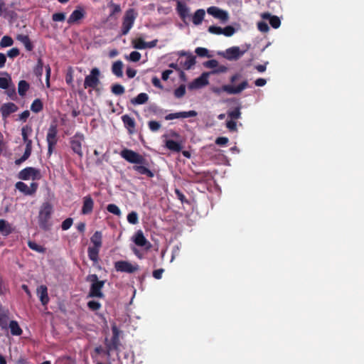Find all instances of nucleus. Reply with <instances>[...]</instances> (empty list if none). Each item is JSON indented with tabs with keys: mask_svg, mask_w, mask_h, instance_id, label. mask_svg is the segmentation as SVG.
<instances>
[{
	"mask_svg": "<svg viewBox=\"0 0 364 364\" xmlns=\"http://www.w3.org/2000/svg\"><path fill=\"white\" fill-rule=\"evenodd\" d=\"M196 115H197V112L194 110H191L188 112H180L171 113V114H167L165 117V119L166 120H172L174 119L188 118V117H196Z\"/></svg>",
	"mask_w": 364,
	"mask_h": 364,
	"instance_id": "nucleus-20",
	"label": "nucleus"
},
{
	"mask_svg": "<svg viewBox=\"0 0 364 364\" xmlns=\"http://www.w3.org/2000/svg\"><path fill=\"white\" fill-rule=\"evenodd\" d=\"M112 92L117 95H123L125 92L124 87L120 84H114L112 86Z\"/></svg>",
	"mask_w": 364,
	"mask_h": 364,
	"instance_id": "nucleus-47",
	"label": "nucleus"
},
{
	"mask_svg": "<svg viewBox=\"0 0 364 364\" xmlns=\"http://www.w3.org/2000/svg\"><path fill=\"white\" fill-rule=\"evenodd\" d=\"M138 264L133 265L128 261L119 260L114 262V269L117 272L132 274L139 269Z\"/></svg>",
	"mask_w": 364,
	"mask_h": 364,
	"instance_id": "nucleus-9",
	"label": "nucleus"
},
{
	"mask_svg": "<svg viewBox=\"0 0 364 364\" xmlns=\"http://www.w3.org/2000/svg\"><path fill=\"white\" fill-rule=\"evenodd\" d=\"M166 147L168 149H169L172 151H175V152H180L182 149L181 144L180 143H178V141H176L172 139L166 140Z\"/></svg>",
	"mask_w": 364,
	"mask_h": 364,
	"instance_id": "nucleus-34",
	"label": "nucleus"
},
{
	"mask_svg": "<svg viewBox=\"0 0 364 364\" xmlns=\"http://www.w3.org/2000/svg\"><path fill=\"white\" fill-rule=\"evenodd\" d=\"M208 84V73H203L199 77L196 78L190 87H200Z\"/></svg>",
	"mask_w": 364,
	"mask_h": 364,
	"instance_id": "nucleus-26",
	"label": "nucleus"
},
{
	"mask_svg": "<svg viewBox=\"0 0 364 364\" xmlns=\"http://www.w3.org/2000/svg\"><path fill=\"white\" fill-rule=\"evenodd\" d=\"M58 127L57 125L53 124H50L48 128L47 134H46V142L48 144V152L47 154L48 156H50L55 149V146L58 144Z\"/></svg>",
	"mask_w": 364,
	"mask_h": 364,
	"instance_id": "nucleus-4",
	"label": "nucleus"
},
{
	"mask_svg": "<svg viewBox=\"0 0 364 364\" xmlns=\"http://www.w3.org/2000/svg\"><path fill=\"white\" fill-rule=\"evenodd\" d=\"M108 6L111 9L109 16H112L116 14L120 13L122 11L120 5L115 4L112 1L108 4Z\"/></svg>",
	"mask_w": 364,
	"mask_h": 364,
	"instance_id": "nucleus-45",
	"label": "nucleus"
},
{
	"mask_svg": "<svg viewBox=\"0 0 364 364\" xmlns=\"http://www.w3.org/2000/svg\"><path fill=\"white\" fill-rule=\"evenodd\" d=\"M141 54L138 51H132L129 54V60L132 62H138L141 58Z\"/></svg>",
	"mask_w": 364,
	"mask_h": 364,
	"instance_id": "nucleus-60",
	"label": "nucleus"
},
{
	"mask_svg": "<svg viewBox=\"0 0 364 364\" xmlns=\"http://www.w3.org/2000/svg\"><path fill=\"white\" fill-rule=\"evenodd\" d=\"M100 71L97 68H94L90 70V73L85 78L84 88H91L97 90V86L100 84Z\"/></svg>",
	"mask_w": 364,
	"mask_h": 364,
	"instance_id": "nucleus-5",
	"label": "nucleus"
},
{
	"mask_svg": "<svg viewBox=\"0 0 364 364\" xmlns=\"http://www.w3.org/2000/svg\"><path fill=\"white\" fill-rule=\"evenodd\" d=\"M20 54V51H19V49L17 48H13L11 49H10L8 53H7V55L11 58H16L17 57L18 55Z\"/></svg>",
	"mask_w": 364,
	"mask_h": 364,
	"instance_id": "nucleus-62",
	"label": "nucleus"
},
{
	"mask_svg": "<svg viewBox=\"0 0 364 364\" xmlns=\"http://www.w3.org/2000/svg\"><path fill=\"white\" fill-rule=\"evenodd\" d=\"M9 311H7L0 315V327L2 330H7L9 328Z\"/></svg>",
	"mask_w": 364,
	"mask_h": 364,
	"instance_id": "nucleus-38",
	"label": "nucleus"
},
{
	"mask_svg": "<svg viewBox=\"0 0 364 364\" xmlns=\"http://www.w3.org/2000/svg\"><path fill=\"white\" fill-rule=\"evenodd\" d=\"M248 87V82L247 80L242 82L237 87H233L230 85H225L221 88H215L213 90L214 92L219 94L220 91L226 92L230 95H236L240 93L242 90Z\"/></svg>",
	"mask_w": 364,
	"mask_h": 364,
	"instance_id": "nucleus-8",
	"label": "nucleus"
},
{
	"mask_svg": "<svg viewBox=\"0 0 364 364\" xmlns=\"http://www.w3.org/2000/svg\"><path fill=\"white\" fill-rule=\"evenodd\" d=\"M9 328L13 336H21L23 333V331L16 321H11L9 323Z\"/></svg>",
	"mask_w": 364,
	"mask_h": 364,
	"instance_id": "nucleus-31",
	"label": "nucleus"
},
{
	"mask_svg": "<svg viewBox=\"0 0 364 364\" xmlns=\"http://www.w3.org/2000/svg\"><path fill=\"white\" fill-rule=\"evenodd\" d=\"M43 63L41 58H39L37 61V64L36 67L34 68L33 73L34 74L38 77H41L43 75Z\"/></svg>",
	"mask_w": 364,
	"mask_h": 364,
	"instance_id": "nucleus-43",
	"label": "nucleus"
},
{
	"mask_svg": "<svg viewBox=\"0 0 364 364\" xmlns=\"http://www.w3.org/2000/svg\"><path fill=\"white\" fill-rule=\"evenodd\" d=\"M176 11L180 18L185 21L187 17L189 16V9L186 4L178 1L176 6Z\"/></svg>",
	"mask_w": 364,
	"mask_h": 364,
	"instance_id": "nucleus-24",
	"label": "nucleus"
},
{
	"mask_svg": "<svg viewBox=\"0 0 364 364\" xmlns=\"http://www.w3.org/2000/svg\"><path fill=\"white\" fill-rule=\"evenodd\" d=\"M195 53L199 57H211V55H208V50L205 48L198 47L196 48Z\"/></svg>",
	"mask_w": 364,
	"mask_h": 364,
	"instance_id": "nucleus-51",
	"label": "nucleus"
},
{
	"mask_svg": "<svg viewBox=\"0 0 364 364\" xmlns=\"http://www.w3.org/2000/svg\"><path fill=\"white\" fill-rule=\"evenodd\" d=\"M27 244H28V247L30 249H31L32 250H33V251H35L36 252L45 253L46 251V247H44L42 245H40L37 244L34 241L28 240Z\"/></svg>",
	"mask_w": 364,
	"mask_h": 364,
	"instance_id": "nucleus-36",
	"label": "nucleus"
},
{
	"mask_svg": "<svg viewBox=\"0 0 364 364\" xmlns=\"http://www.w3.org/2000/svg\"><path fill=\"white\" fill-rule=\"evenodd\" d=\"M14 229L10 223L4 219H0V232L3 235L7 236L12 233Z\"/></svg>",
	"mask_w": 364,
	"mask_h": 364,
	"instance_id": "nucleus-27",
	"label": "nucleus"
},
{
	"mask_svg": "<svg viewBox=\"0 0 364 364\" xmlns=\"http://www.w3.org/2000/svg\"><path fill=\"white\" fill-rule=\"evenodd\" d=\"M33 129L31 125H25L21 129V135L23 141H27L28 136L32 134Z\"/></svg>",
	"mask_w": 364,
	"mask_h": 364,
	"instance_id": "nucleus-40",
	"label": "nucleus"
},
{
	"mask_svg": "<svg viewBox=\"0 0 364 364\" xmlns=\"http://www.w3.org/2000/svg\"><path fill=\"white\" fill-rule=\"evenodd\" d=\"M53 212V205L48 202H44L41 205L38 216L39 227L43 230H48L51 224L50 220Z\"/></svg>",
	"mask_w": 364,
	"mask_h": 364,
	"instance_id": "nucleus-1",
	"label": "nucleus"
},
{
	"mask_svg": "<svg viewBox=\"0 0 364 364\" xmlns=\"http://www.w3.org/2000/svg\"><path fill=\"white\" fill-rule=\"evenodd\" d=\"M133 47L136 49H145L146 48V42L142 38H137L132 41Z\"/></svg>",
	"mask_w": 364,
	"mask_h": 364,
	"instance_id": "nucleus-41",
	"label": "nucleus"
},
{
	"mask_svg": "<svg viewBox=\"0 0 364 364\" xmlns=\"http://www.w3.org/2000/svg\"><path fill=\"white\" fill-rule=\"evenodd\" d=\"M120 156L127 161L135 165L145 164V157L132 149H124L121 151Z\"/></svg>",
	"mask_w": 364,
	"mask_h": 364,
	"instance_id": "nucleus-7",
	"label": "nucleus"
},
{
	"mask_svg": "<svg viewBox=\"0 0 364 364\" xmlns=\"http://www.w3.org/2000/svg\"><path fill=\"white\" fill-rule=\"evenodd\" d=\"M43 109V104L41 100L37 98L33 100L31 105V110L34 113H38Z\"/></svg>",
	"mask_w": 364,
	"mask_h": 364,
	"instance_id": "nucleus-37",
	"label": "nucleus"
},
{
	"mask_svg": "<svg viewBox=\"0 0 364 364\" xmlns=\"http://www.w3.org/2000/svg\"><path fill=\"white\" fill-rule=\"evenodd\" d=\"M261 17L263 19L269 20V24L274 28H278L281 25V21L277 16H272L269 12H264L261 14Z\"/></svg>",
	"mask_w": 364,
	"mask_h": 364,
	"instance_id": "nucleus-23",
	"label": "nucleus"
},
{
	"mask_svg": "<svg viewBox=\"0 0 364 364\" xmlns=\"http://www.w3.org/2000/svg\"><path fill=\"white\" fill-rule=\"evenodd\" d=\"M122 120L124 123V127L127 129L128 132L130 134H132L134 131L136 126V122L134 119L128 114H124L122 117Z\"/></svg>",
	"mask_w": 364,
	"mask_h": 364,
	"instance_id": "nucleus-25",
	"label": "nucleus"
},
{
	"mask_svg": "<svg viewBox=\"0 0 364 364\" xmlns=\"http://www.w3.org/2000/svg\"><path fill=\"white\" fill-rule=\"evenodd\" d=\"M204 66L208 68H216L218 66V62L216 60H209L203 63Z\"/></svg>",
	"mask_w": 364,
	"mask_h": 364,
	"instance_id": "nucleus-59",
	"label": "nucleus"
},
{
	"mask_svg": "<svg viewBox=\"0 0 364 364\" xmlns=\"http://www.w3.org/2000/svg\"><path fill=\"white\" fill-rule=\"evenodd\" d=\"M73 223V220L71 218H68L65 219L62 223V225H61L62 230H68L72 226Z\"/></svg>",
	"mask_w": 364,
	"mask_h": 364,
	"instance_id": "nucleus-56",
	"label": "nucleus"
},
{
	"mask_svg": "<svg viewBox=\"0 0 364 364\" xmlns=\"http://www.w3.org/2000/svg\"><path fill=\"white\" fill-rule=\"evenodd\" d=\"M26 144L24 152H27L28 154L31 155L32 152V140L28 139L27 141H23Z\"/></svg>",
	"mask_w": 364,
	"mask_h": 364,
	"instance_id": "nucleus-64",
	"label": "nucleus"
},
{
	"mask_svg": "<svg viewBox=\"0 0 364 364\" xmlns=\"http://www.w3.org/2000/svg\"><path fill=\"white\" fill-rule=\"evenodd\" d=\"M40 176V171L33 167H26L22 169L18 173V178L22 180H28L31 178L35 180Z\"/></svg>",
	"mask_w": 364,
	"mask_h": 364,
	"instance_id": "nucleus-13",
	"label": "nucleus"
},
{
	"mask_svg": "<svg viewBox=\"0 0 364 364\" xmlns=\"http://www.w3.org/2000/svg\"><path fill=\"white\" fill-rule=\"evenodd\" d=\"M226 127L230 132H237V122L235 120L230 119L226 122Z\"/></svg>",
	"mask_w": 364,
	"mask_h": 364,
	"instance_id": "nucleus-53",
	"label": "nucleus"
},
{
	"mask_svg": "<svg viewBox=\"0 0 364 364\" xmlns=\"http://www.w3.org/2000/svg\"><path fill=\"white\" fill-rule=\"evenodd\" d=\"M16 38L24 45L26 49L28 51H31L33 49V45L31 43L28 36L20 34L17 36Z\"/></svg>",
	"mask_w": 364,
	"mask_h": 364,
	"instance_id": "nucleus-30",
	"label": "nucleus"
},
{
	"mask_svg": "<svg viewBox=\"0 0 364 364\" xmlns=\"http://www.w3.org/2000/svg\"><path fill=\"white\" fill-rule=\"evenodd\" d=\"M53 21H63L65 19V14L64 13H55L52 16Z\"/></svg>",
	"mask_w": 364,
	"mask_h": 364,
	"instance_id": "nucleus-58",
	"label": "nucleus"
},
{
	"mask_svg": "<svg viewBox=\"0 0 364 364\" xmlns=\"http://www.w3.org/2000/svg\"><path fill=\"white\" fill-rule=\"evenodd\" d=\"M86 281L90 282V287L87 294V298H100L105 297L102 289L105 286V280H99L95 274H91L87 276Z\"/></svg>",
	"mask_w": 364,
	"mask_h": 364,
	"instance_id": "nucleus-2",
	"label": "nucleus"
},
{
	"mask_svg": "<svg viewBox=\"0 0 364 364\" xmlns=\"http://www.w3.org/2000/svg\"><path fill=\"white\" fill-rule=\"evenodd\" d=\"M14 44V41L11 37L4 36L0 41V47L6 48L11 46Z\"/></svg>",
	"mask_w": 364,
	"mask_h": 364,
	"instance_id": "nucleus-44",
	"label": "nucleus"
},
{
	"mask_svg": "<svg viewBox=\"0 0 364 364\" xmlns=\"http://www.w3.org/2000/svg\"><path fill=\"white\" fill-rule=\"evenodd\" d=\"M205 15V10L203 9H199L196 11L194 14L192 16V22L194 25H200L202 23L204 16Z\"/></svg>",
	"mask_w": 364,
	"mask_h": 364,
	"instance_id": "nucleus-28",
	"label": "nucleus"
},
{
	"mask_svg": "<svg viewBox=\"0 0 364 364\" xmlns=\"http://www.w3.org/2000/svg\"><path fill=\"white\" fill-rule=\"evenodd\" d=\"M85 142V135L81 132H76L70 139V145L72 151L80 158L83 156L82 144Z\"/></svg>",
	"mask_w": 364,
	"mask_h": 364,
	"instance_id": "nucleus-6",
	"label": "nucleus"
},
{
	"mask_svg": "<svg viewBox=\"0 0 364 364\" xmlns=\"http://www.w3.org/2000/svg\"><path fill=\"white\" fill-rule=\"evenodd\" d=\"M241 114L242 113L240 107H237L233 110L228 112V117L233 120L240 119L241 117Z\"/></svg>",
	"mask_w": 364,
	"mask_h": 364,
	"instance_id": "nucleus-39",
	"label": "nucleus"
},
{
	"mask_svg": "<svg viewBox=\"0 0 364 364\" xmlns=\"http://www.w3.org/2000/svg\"><path fill=\"white\" fill-rule=\"evenodd\" d=\"M16 188L19 191L23 193L25 195H31V192L29 191V187L23 182L18 181L16 183Z\"/></svg>",
	"mask_w": 364,
	"mask_h": 364,
	"instance_id": "nucleus-42",
	"label": "nucleus"
},
{
	"mask_svg": "<svg viewBox=\"0 0 364 364\" xmlns=\"http://www.w3.org/2000/svg\"><path fill=\"white\" fill-rule=\"evenodd\" d=\"M134 244L139 247H144L146 250H149L151 247V244L144 237L141 230L136 232L133 237Z\"/></svg>",
	"mask_w": 364,
	"mask_h": 364,
	"instance_id": "nucleus-15",
	"label": "nucleus"
},
{
	"mask_svg": "<svg viewBox=\"0 0 364 364\" xmlns=\"http://www.w3.org/2000/svg\"><path fill=\"white\" fill-rule=\"evenodd\" d=\"M208 14L213 16L214 18L220 19L222 22L228 21L229 16L227 11L222 10L216 6H210L207 9Z\"/></svg>",
	"mask_w": 364,
	"mask_h": 364,
	"instance_id": "nucleus-14",
	"label": "nucleus"
},
{
	"mask_svg": "<svg viewBox=\"0 0 364 364\" xmlns=\"http://www.w3.org/2000/svg\"><path fill=\"white\" fill-rule=\"evenodd\" d=\"M245 50L241 51L237 46H233L228 48L225 52H219L218 55L223 56L228 60H236L239 59L244 53Z\"/></svg>",
	"mask_w": 364,
	"mask_h": 364,
	"instance_id": "nucleus-10",
	"label": "nucleus"
},
{
	"mask_svg": "<svg viewBox=\"0 0 364 364\" xmlns=\"http://www.w3.org/2000/svg\"><path fill=\"white\" fill-rule=\"evenodd\" d=\"M107 210L108 212L115 215H117V216H119L121 215V210L119 208V207L115 205V204H109L107 206Z\"/></svg>",
	"mask_w": 364,
	"mask_h": 364,
	"instance_id": "nucleus-49",
	"label": "nucleus"
},
{
	"mask_svg": "<svg viewBox=\"0 0 364 364\" xmlns=\"http://www.w3.org/2000/svg\"><path fill=\"white\" fill-rule=\"evenodd\" d=\"M30 85L26 80H20L18 84V95L21 97H23L26 92L29 90Z\"/></svg>",
	"mask_w": 364,
	"mask_h": 364,
	"instance_id": "nucleus-35",
	"label": "nucleus"
},
{
	"mask_svg": "<svg viewBox=\"0 0 364 364\" xmlns=\"http://www.w3.org/2000/svg\"><path fill=\"white\" fill-rule=\"evenodd\" d=\"M148 126L149 129L151 132H157L161 128V124L159 122L156 121H150L148 123Z\"/></svg>",
	"mask_w": 364,
	"mask_h": 364,
	"instance_id": "nucleus-54",
	"label": "nucleus"
},
{
	"mask_svg": "<svg viewBox=\"0 0 364 364\" xmlns=\"http://www.w3.org/2000/svg\"><path fill=\"white\" fill-rule=\"evenodd\" d=\"M208 31L209 33L212 34L221 35L223 32V28L220 26H210L208 27Z\"/></svg>",
	"mask_w": 364,
	"mask_h": 364,
	"instance_id": "nucleus-55",
	"label": "nucleus"
},
{
	"mask_svg": "<svg viewBox=\"0 0 364 364\" xmlns=\"http://www.w3.org/2000/svg\"><path fill=\"white\" fill-rule=\"evenodd\" d=\"M137 17V13L134 9H129L126 11L122 19L121 35L126 36L132 29Z\"/></svg>",
	"mask_w": 364,
	"mask_h": 364,
	"instance_id": "nucleus-3",
	"label": "nucleus"
},
{
	"mask_svg": "<svg viewBox=\"0 0 364 364\" xmlns=\"http://www.w3.org/2000/svg\"><path fill=\"white\" fill-rule=\"evenodd\" d=\"M149 96L145 92L139 93L136 97L131 100V103L134 105H143L147 102Z\"/></svg>",
	"mask_w": 364,
	"mask_h": 364,
	"instance_id": "nucleus-32",
	"label": "nucleus"
},
{
	"mask_svg": "<svg viewBox=\"0 0 364 364\" xmlns=\"http://www.w3.org/2000/svg\"><path fill=\"white\" fill-rule=\"evenodd\" d=\"M86 11L85 9L80 6H77L68 18V23L70 25L77 23L79 21L85 17Z\"/></svg>",
	"mask_w": 364,
	"mask_h": 364,
	"instance_id": "nucleus-12",
	"label": "nucleus"
},
{
	"mask_svg": "<svg viewBox=\"0 0 364 364\" xmlns=\"http://www.w3.org/2000/svg\"><path fill=\"white\" fill-rule=\"evenodd\" d=\"M94 208V200L90 195L83 198V204L81 209V213L83 215L90 214Z\"/></svg>",
	"mask_w": 364,
	"mask_h": 364,
	"instance_id": "nucleus-19",
	"label": "nucleus"
},
{
	"mask_svg": "<svg viewBox=\"0 0 364 364\" xmlns=\"http://www.w3.org/2000/svg\"><path fill=\"white\" fill-rule=\"evenodd\" d=\"M18 106L13 102L4 103L0 108V112L3 118H7L11 114L18 110Z\"/></svg>",
	"mask_w": 364,
	"mask_h": 364,
	"instance_id": "nucleus-18",
	"label": "nucleus"
},
{
	"mask_svg": "<svg viewBox=\"0 0 364 364\" xmlns=\"http://www.w3.org/2000/svg\"><path fill=\"white\" fill-rule=\"evenodd\" d=\"M87 306L88 309L92 311H98L102 306L99 301L95 300L89 301L87 304Z\"/></svg>",
	"mask_w": 364,
	"mask_h": 364,
	"instance_id": "nucleus-46",
	"label": "nucleus"
},
{
	"mask_svg": "<svg viewBox=\"0 0 364 364\" xmlns=\"http://www.w3.org/2000/svg\"><path fill=\"white\" fill-rule=\"evenodd\" d=\"M123 63L121 60H117L112 64V72L118 77H122L123 75L122 72Z\"/></svg>",
	"mask_w": 364,
	"mask_h": 364,
	"instance_id": "nucleus-33",
	"label": "nucleus"
},
{
	"mask_svg": "<svg viewBox=\"0 0 364 364\" xmlns=\"http://www.w3.org/2000/svg\"><path fill=\"white\" fill-rule=\"evenodd\" d=\"M235 33V29L232 26H227L224 28H223L222 34L227 36L230 37Z\"/></svg>",
	"mask_w": 364,
	"mask_h": 364,
	"instance_id": "nucleus-52",
	"label": "nucleus"
},
{
	"mask_svg": "<svg viewBox=\"0 0 364 364\" xmlns=\"http://www.w3.org/2000/svg\"><path fill=\"white\" fill-rule=\"evenodd\" d=\"M112 336L110 342L107 345V350H118L120 346L119 333L116 325L112 326Z\"/></svg>",
	"mask_w": 364,
	"mask_h": 364,
	"instance_id": "nucleus-11",
	"label": "nucleus"
},
{
	"mask_svg": "<svg viewBox=\"0 0 364 364\" xmlns=\"http://www.w3.org/2000/svg\"><path fill=\"white\" fill-rule=\"evenodd\" d=\"M186 94V86L184 85H181L178 88L174 90V96L176 98H181L183 97Z\"/></svg>",
	"mask_w": 364,
	"mask_h": 364,
	"instance_id": "nucleus-50",
	"label": "nucleus"
},
{
	"mask_svg": "<svg viewBox=\"0 0 364 364\" xmlns=\"http://www.w3.org/2000/svg\"><path fill=\"white\" fill-rule=\"evenodd\" d=\"M257 28L259 31L267 33L269 30V27L267 23L264 21H259L257 23Z\"/></svg>",
	"mask_w": 364,
	"mask_h": 364,
	"instance_id": "nucleus-57",
	"label": "nucleus"
},
{
	"mask_svg": "<svg viewBox=\"0 0 364 364\" xmlns=\"http://www.w3.org/2000/svg\"><path fill=\"white\" fill-rule=\"evenodd\" d=\"M127 218L130 224L136 225L139 223L138 214L135 211L129 213Z\"/></svg>",
	"mask_w": 364,
	"mask_h": 364,
	"instance_id": "nucleus-48",
	"label": "nucleus"
},
{
	"mask_svg": "<svg viewBox=\"0 0 364 364\" xmlns=\"http://www.w3.org/2000/svg\"><path fill=\"white\" fill-rule=\"evenodd\" d=\"M36 293L43 305H47L49 302L48 288L45 285H41L37 288Z\"/></svg>",
	"mask_w": 364,
	"mask_h": 364,
	"instance_id": "nucleus-22",
	"label": "nucleus"
},
{
	"mask_svg": "<svg viewBox=\"0 0 364 364\" xmlns=\"http://www.w3.org/2000/svg\"><path fill=\"white\" fill-rule=\"evenodd\" d=\"M228 141V138L225 136H220L215 139V144L219 146H225Z\"/></svg>",
	"mask_w": 364,
	"mask_h": 364,
	"instance_id": "nucleus-61",
	"label": "nucleus"
},
{
	"mask_svg": "<svg viewBox=\"0 0 364 364\" xmlns=\"http://www.w3.org/2000/svg\"><path fill=\"white\" fill-rule=\"evenodd\" d=\"M100 248L89 247L87 249V255L88 257L93 262V266H97V267L100 269L101 266L98 264L99 263V252Z\"/></svg>",
	"mask_w": 364,
	"mask_h": 364,
	"instance_id": "nucleus-21",
	"label": "nucleus"
},
{
	"mask_svg": "<svg viewBox=\"0 0 364 364\" xmlns=\"http://www.w3.org/2000/svg\"><path fill=\"white\" fill-rule=\"evenodd\" d=\"M9 81L10 79H7L6 77H0V88L1 89H8L9 87Z\"/></svg>",
	"mask_w": 364,
	"mask_h": 364,
	"instance_id": "nucleus-63",
	"label": "nucleus"
},
{
	"mask_svg": "<svg viewBox=\"0 0 364 364\" xmlns=\"http://www.w3.org/2000/svg\"><path fill=\"white\" fill-rule=\"evenodd\" d=\"M181 56H186V58L183 60V59L179 60V65L186 70H189L196 64V56L191 53L182 51L180 53Z\"/></svg>",
	"mask_w": 364,
	"mask_h": 364,
	"instance_id": "nucleus-16",
	"label": "nucleus"
},
{
	"mask_svg": "<svg viewBox=\"0 0 364 364\" xmlns=\"http://www.w3.org/2000/svg\"><path fill=\"white\" fill-rule=\"evenodd\" d=\"M149 164L145 159V164H137L133 166V169L139 174L146 175L149 178H153L154 173L149 168Z\"/></svg>",
	"mask_w": 364,
	"mask_h": 364,
	"instance_id": "nucleus-17",
	"label": "nucleus"
},
{
	"mask_svg": "<svg viewBox=\"0 0 364 364\" xmlns=\"http://www.w3.org/2000/svg\"><path fill=\"white\" fill-rule=\"evenodd\" d=\"M90 241L93 245L92 247L101 248L102 245V235L100 231H96L90 237Z\"/></svg>",
	"mask_w": 364,
	"mask_h": 364,
	"instance_id": "nucleus-29",
	"label": "nucleus"
}]
</instances>
